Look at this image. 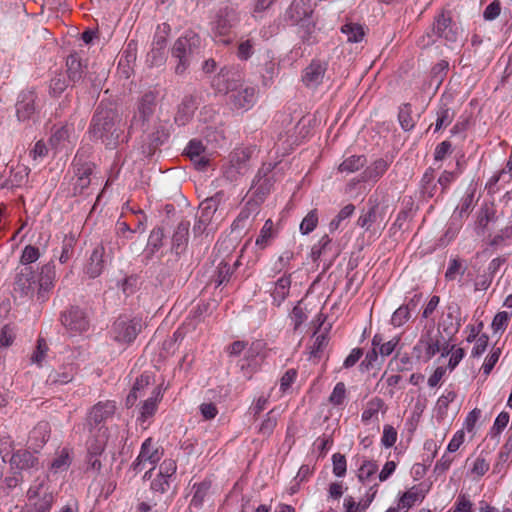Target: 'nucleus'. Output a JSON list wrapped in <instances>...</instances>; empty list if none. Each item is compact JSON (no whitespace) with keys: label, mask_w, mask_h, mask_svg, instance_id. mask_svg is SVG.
<instances>
[{"label":"nucleus","mask_w":512,"mask_h":512,"mask_svg":"<svg viewBox=\"0 0 512 512\" xmlns=\"http://www.w3.org/2000/svg\"><path fill=\"white\" fill-rule=\"evenodd\" d=\"M115 409L116 406L113 401H105L96 404L89 413L88 425L91 433L95 431L98 442L97 449H102L106 443V430L102 423L113 416Z\"/></svg>","instance_id":"obj_1"},{"label":"nucleus","mask_w":512,"mask_h":512,"mask_svg":"<svg viewBox=\"0 0 512 512\" xmlns=\"http://www.w3.org/2000/svg\"><path fill=\"white\" fill-rule=\"evenodd\" d=\"M29 508L24 512H49L53 501V493L49 491L46 479H37L27 492Z\"/></svg>","instance_id":"obj_2"},{"label":"nucleus","mask_w":512,"mask_h":512,"mask_svg":"<svg viewBox=\"0 0 512 512\" xmlns=\"http://www.w3.org/2000/svg\"><path fill=\"white\" fill-rule=\"evenodd\" d=\"M37 295L36 274L30 266L19 268L13 286V295L22 301L29 300Z\"/></svg>","instance_id":"obj_3"},{"label":"nucleus","mask_w":512,"mask_h":512,"mask_svg":"<svg viewBox=\"0 0 512 512\" xmlns=\"http://www.w3.org/2000/svg\"><path fill=\"white\" fill-rule=\"evenodd\" d=\"M163 455L162 450L156 442L151 438L146 439L141 446L140 453L133 463V469L136 471H142L148 469L145 472L144 478H150L151 472L154 470L156 463L161 459Z\"/></svg>","instance_id":"obj_4"},{"label":"nucleus","mask_w":512,"mask_h":512,"mask_svg":"<svg viewBox=\"0 0 512 512\" xmlns=\"http://www.w3.org/2000/svg\"><path fill=\"white\" fill-rule=\"evenodd\" d=\"M118 116L112 109L98 107L93 120L91 131L95 137L103 138L107 134L112 136L117 131Z\"/></svg>","instance_id":"obj_5"},{"label":"nucleus","mask_w":512,"mask_h":512,"mask_svg":"<svg viewBox=\"0 0 512 512\" xmlns=\"http://www.w3.org/2000/svg\"><path fill=\"white\" fill-rule=\"evenodd\" d=\"M256 97L254 87L245 86L239 82L235 89H231L229 104L234 110H248L255 104Z\"/></svg>","instance_id":"obj_6"},{"label":"nucleus","mask_w":512,"mask_h":512,"mask_svg":"<svg viewBox=\"0 0 512 512\" xmlns=\"http://www.w3.org/2000/svg\"><path fill=\"white\" fill-rule=\"evenodd\" d=\"M264 343L262 341L253 342L241 360L240 368L245 377L251 378L252 374L260 367L264 355Z\"/></svg>","instance_id":"obj_7"},{"label":"nucleus","mask_w":512,"mask_h":512,"mask_svg":"<svg viewBox=\"0 0 512 512\" xmlns=\"http://www.w3.org/2000/svg\"><path fill=\"white\" fill-rule=\"evenodd\" d=\"M199 42L198 36L192 34L190 36H181L174 44L173 55L179 59L176 66V73L181 74L187 67V54L192 51V46Z\"/></svg>","instance_id":"obj_8"},{"label":"nucleus","mask_w":512,"mask_h":512,"mask_svg":"<svg viewBox=\"0 0 512 512\" xmlns=\"http://www.w3.org/2000/svg\"><path fill=\"white\" fill-rule=\"evenodd\" d=\"M440 336L428 332L421 337L414 347L416 357L424 362H428L438 351H440Z\"/></svg>","instance_id":"obj_9"},{"label":"nucleus","mask_w":512,"mask_h":512,"mask_svg":"<svg viewBox=\"0 0 512 512\" xmlns=\"http://www.w3.org/2000/svg\"><path fill=\"white\" fill-rule=\"evenodd\" d=\"M140 327L138 321L119 319L113 325L114 340L122 344L130 343L136 338Z\"/></svg>","instance_id":"obj_10"},{"label":"nucleus","mask_w":512,"mask_h":512,"mask_svg":"<svg viewBox=\"0 0 512 512\" xmlns=\"http://www.w3.org/2000/svg\"><path fill=\"white\" fill-rule=\"evenodd\" d=\"M240 82L235 73L228 69H221L220 72L213 78L212 86L218 93L231 95V89H235Z\"/></svg>","instance_id":"obj_11"},{"label":"nucleus","mask_w":512,"mask_h":512,"mask_svg":"<svg viewBox=\"0 0 512 512\" xmlns=\"http://www.w3.org/2000/svg\"><path fill=\"white\" fill-rule=\"evenodd\" d=\"M186 154L198 169H204L210 161V153L200 141L192 140L186 148Z\"/></svg>","instance_id":"obj_12"},{"label":"nucleus","mask_w":512,"mask_h":512,"mask_svg":"<svg viewBox=\"0 0 512 512\" xmlns=\"http://www.w3.org/2000/svg\"><path fill=\"white\" fill-rule=\"evenodd\" d=\"M63 324L72 331L83 332L88 328L85 312L80 308H71L62 317Z\"/></svg>","instance_id":"obj_13"},{"label":"nucleus","mask_w":512,"mask_h":512,"mask_svg":"<svg viewBox=\"0 0 512 512\" xmlns=\"http://www.w3.org/2000/svg\"><path fill=\"white\" fill-rule=\"evenodd\" d=\"M176 462L173 459H165L159 467L158 478L152 482V489L165 492L168 487V478L176 472Z\"/></svg>","instance_id":"obj_14"},{"label":"nucleus","mask_w":512,"mask_h":512,"mask_svg":"<svg viewBox=\"0 0 512 512\" xmlns=\"http://www.w3.org/2000/svg\"><path fill=\"white\" fill-rule=\"evenodd\" d=\"M325 71V63L312 61L303 71L302 80L307 87H317L322 82Z\"/></svg>","instance_id":"obj_15"},{"label":"nucleus","mask_w":512,"mask_h":512,"mask_svg":"<svg viewBox=\"0 0 512 512\" xmlns=\"http://www.w3.org/2000/svg\"><path fill=\"white\" fill-rule=\"evenodd\" d=\"M55 268L52 265H45L41 268L39 276H36L37 281V298L44 299V293L53 287L55 280Z\"/></svg>","instance_id":"obj_16"},{"label":"nucleus","mask_w":512,"mask_h":512,"mask_svg":"<svg viewBox=\"0 0 512 512\" xmlns=\"http://www.w3.org/2000/svg\"><path fill=\"white\" fill-rule=\"evenodd\" d=\"M72 128L63 126L57 129L50 138V145L56 151H67L72 147Z\"/></svg>","instance_id":"obj_17"},{"label":"nucleus","mask_w":512,"mask_h":512,"mask_svg":"<svg viewBox=\"0 0 512 512\" xmlns=\"http://www.w3.org/2000/svg\"><path fill=\"white\" fill-rule=\"evenodd\" d=\"M35 111V95L31 91H24L19 95L17 102V116L19 120L29 119Z\"/></svg>","instance_id":"obj_18"},{"label":"nucleus","mask_w":512,"mask_h":512,"mask_svg":"<svg viewBox=\"0 0 512 512\" xmlns=\"http://www.w3.org/2000/svg\"><path fill=\"white\" fill-rule=\"evenodd\" d=\"M312 13L309 0H294L287 14L293 23L304 21Z\"/></svg>","instance_id":"obj_19"},{"label":"nucleus","mask_w":512,"mask_h":512,"mask_svg":"<svg viewBox=\"0 0 512 512\" xmlns=\"http://www.w3.org/2000/svg\"><path fill=\"white\" fill-rule=\"evenodd\" d=\"M10 465L12 469L27 470L37 465V458L29 451H18L12 455Z\"/></svg>","instance_id":"obj_20"},{"label":"nucleus","mask_w":512,"mask_h":512,"mask_svg":"<svg viewBox=\"0 0 512 512\" xmlns=\"http://www.w3.org/2000/svg\"><path fill=\"white\" fill-rule=\"evenodd\" d=\"M276 236L277 229L274 222L271 219H267L256 238L255 246L259 250H264L271 244Z\"/></svg>","instance_id":"obj_21"},{"label":"nucleus","mask_w":512,"mask_h":512,"mask_svg":"<svg viewBox=\"0 0 512 512\" xmlns=\"http://www.w3.org/2000/svg\"><path fill=\"white\" fill-rule=\"evenodd\" d=\"M90 175L91 167L89 165L77 168L75 176L71 180L74 194H81L90 185Z\"/></svg>","instance_id":"obj_22"},{"label":"nucleus","mask_w":512,"mask_h":512,"mask_svg":"<svg viewBox=\"0 0 512 512\" xmlns=\"http://www.w3.org/2000/svg\"><path fill=\"white\" fill-rule=\"evenodd\" d=\"M219 206L218 197H212L205 199L199 206L200 215H199V223L203 225H208L213 221L214 215Z\"/></svg>","instance_id":"obj_23"},{"label":"nucleus","mask_w":512,"mask_h":512,"mask_svg":"<svg viewBox=\"0 0 512 512\" xmlns=\"http://www.w3.org/2000/svg\"><path fill=\"white\" fill-rule=\"evenodd\" d=\"M50 428L47 422L38 423L29 434V442L32 448L37 449L47 441Z\"/></svg>","instance_id":"obj_24"},{"label":"nucleus","mask_w":512,"mask_h":512,"mask_svg":"<svg viewBox=\"0 0 512 512\" xmlns=\"http://www.w3.org/2000/svg\"><path fill=\"white\" fill-rule=\"evenodd\" d=\"M103 256H104V248L102 246H97L91 256H90V259H89V263L87 265V274L92 277V278H95L97 276H99L101 274V272L103 271V268H104V260H103Z\"/></svg>","instance_id":"obj_25"},{"label":"nucleus","mask_w":512,"mask_h":512,"mask_svg":"<svg viewBox=\"0 0 512 512\" xmlns=\"http://www.w3.org/2000/svg\"><path fill=\"white\" fill-rule=\"evenodd\" d=\"M383 407L384 403L380 398L371 399L362 412V421L367 424L377 422L379 420V413L383 410Z\"/></svg>","instance_id":"obj_26"},{"label":"nucleus","mask_w":512,"mask_h":512,"mask_svg":"<svg viewBox=\"0 0 512 512\" xmlns=\"http://www.w3.org/2000/svg\"><path fill=\"white\" fill-rule=\"evenodd\" d=\"M382 341H383V339L380 335H375L373 337L372 345H373L374 349H373L372 357H376V352H375L376 347H379V353L382 356L385 357V356L391 355L395 351L396 347L398 346L400 338L393 337L392 339H390L389 341H387L385 343H382Z\"/></svg>","instance_id":"obj_27"},{"label":"nucleus","mask_w":512,"mask_h":512,"mask_svg":"<svg viewBox=\"0 0 512 512\" xmlns=\"http://www.w3.org/2000/svg\"><path fill=\"white\" fill-rule=\"evenodd\" d=\"M71 464L70 452L62 449L58 452L50 465V472L53 474L63 473L68 470Z\"/></svg>","instance_id":"obj_28"},{"label":"nucleus","mask_w":512,"mask_h":512,"mask_svg":"<svg viewBox=\"0 0 512 512\" xmlns=\"http://www.w3.org/2000/svg\"><path fill=\"white\" fill-rule=\"evenodd\" d=\"M467 341H474V346L471 350L472 357H480L487 349L489 337L486 334L476 335L474 328L472 333L467 337Z\"/></svg>","instance_id":"obj_29"},{"label":"nucleus","mask_w":512,"mask_h":512,"mask_svg":"<svg viewBox=\"0 0 512 512\" xmlns=\"http://www.w3.org/2000/svg\"><path fill=\"white\" fill-rule=\"evenodd\" d=\"M290 285V277L284 276L278 279L272 292L274 302L280 305L286 299L289 294Z\"/></svg>","instance_id":"obj_30"},{"label":"nucleus","mask_w":512,"mask_h":512,"mask_svg":"<svg viewBox=\"0 0 512 512\" xmlns=\"http://www.w3.org/2000/svg\"><path fill=\"white\" fill-rule=\"evenodd\" d=\"M160 399H161V393L159 390L155 389L153 391L152 396L144 402V404L141 408V417L143 419H147L155 413V411L157 409V404L160 401Z\"/></svg>","instance_id":"obj_31"},{"label":"nucleus","mask_w":512,"mask_h":512,"mask_svg":"<svg viewBox=\"0 0 512 512\" xmlns=\"http://www.w3.org/2000/svg\"><path fill=\"white\" fill-rule=\"evenodd\" d=\"M151 383L150 375L143 374L140 378H138L132 388V391L127 397V403L133 405L134 401L141 396V390L149 386Z\"/></svg>","instance_id":"obj_32"},{"label":"nucleus","mask_w":512,"mask_h":512,"mask_svg":"<svg viewBox=\"0 0 512 512\" xmlns=\"http://www.w3.org/2000/svg\"><path fill=\"white\" fill-rule=\"evenodd\" d=\"M365 162L362 156H351L340 164L339 170L344 173H352L363 167Z\"/></svg>","instance_id":"obj_33"},{"label":"nucleus","mask_w":512,"mask_h":512,"mask_svg":"<svg viewBox=\"0 0 512 512\" xmlns=\"http://www.w3.org/2000/svg\"><path fill=\"white\" fill-rule=\"evenodd\" d=\"M500 355L501 349L493 347L489 354L486 356L484 363L481 367V371L485 377H487L491 373L495 364L498 362Z\"/></svg>","instance_id":"obj_34"},{"label":"nucleus","mask_w":512,"mask_h":512,"mask_svg":"<svg viewBox=\"0 0 512 512\" xmlns=\"http://www.w3.org/2000/svg\"><path fill=\"white\" fill-rule=\"evenodd\" d=\"M73 371L72 368H65L63 371H52L48 376L50 384H66L72 381Z\"/></svg>","instance_id":"obj_35"},{"label":"nucleus","mask_w":512,"mask_h":512,"mask_svg":"<svg viewBox=\"0 0 512 512\" xmlns=\"http://www.w3.org/2000/svg\"><path fill=\"white\" fill-rule=\"evenodd\" d=\"M318 224V215L316 210L310 211L300 223V232L307 235L312 232Z\"/></svg>","instance_id":"obj_36"},{"label":"nucleus","mask_w":512,"mask_h":512,"mask_svg":"<svg viewBox=\"0 0 512 512\" xmlns=\"http://www.w3.org/2000/svg\"><path fill=\"white\" fill-rule=\"evenodd\" d=\"M355 207L351 204L346 205L344 208L340 210L337 216L330 222L329 229L330 231L337 230L341 222L347 218H349L354 213Z\"/></svg>","instance_id":"obj_37"},{"label":"nucleus","mask_w":512,"mask_h":512,"mask_svg":"<svg viewBox=\"0 0 512 512\" xmlns=\"http://www.w3.org/2000/svg\"><path fill=\"white\" fill-rule=\"evenodd\" d=\"M307 309L299 302L292 310L290 318L294 324V328L297 329L302 323H304L307 319Z\"/></svg>","instance_id":"obj_38"},{"label":"nucleus","mask_w":512,"mask_h":512,"mask_svg":"<svg viewBox=\"0 0 512 512\" xmlns=\"http://www.w3.org/2000/svg\"><path fill=\"white\" fill-rule=\"evenodd\" d=\"M156 104V97L152 94H145L139 105V112L144 116L148 117L154 111Z\"/></svg>","instance_id":"obj_39"},{"label":"nucleus","mask_w":512,"mask_h":512,"mask_svg":"<svg viewBox=\"0 0 512 512\" xmlns=\"http://www.w3.org/2000/svg\"><path fill=\"white\" fill-rule=\"evenodd\" d=\"M346 398V387L345 384L342 382H339L334 387L330 397L329 401L331 404L335 406L343 405Z\"/></svg>","instance_id":"obj_40"},{"label":"nucleus","mask_w":512,"mask_h":512,"mask_svg":"<svg viewBox=\"0 0 512 512\" xmlns=\"http://www.w3.org/2000/svg\"><path fill=\"white\" fill-rule=\"evenodd\" d=\"M450 355L448 366L454 369L464 357V350L460 347L452 346L449 350L443 349L442 356Z\"/></svg>","instance_id":"obj_41"},{"label":"nucleus","mask_w":512,"mask_h":512,"mask_svg":"<svg viewBox=\"0 0 512 512\" xmlns=\"http://www.w3.org/2000/svg\"><path fill=\"white\" fill-rule=\"evenodd\" d=\"M420 498V495L417 490L414 488L405 492L399 501V507L405 510L411 508Z\"/></svg>","instance_id":"obj_42"},{"label":"nucleus","mask_w":512,"mask_h":512,"mask_svg":"<svg viewBox=\"0 0 512 512\" xmlns=\"http://www.w3.org/2000/svg\"><path fill=\"white\" fill-rule=\"evenodd\" d=\"M68 75L73 80H79L82 76V65L79 59L70 56L67 59Z\"/></svg>","instance_id":"obj_43"},{"label":"nucleus","mask_w":512,"mask_h":512,"mask_svg":"<svg viewBox=\"0 0 512 512\" xmlns=\"http://www.w3.org/2000/svg\"><path fill=\"white\" fill-rule=\"evenodd\" d=\"M189 222H181L173 235L174 243L179 247L184 245L188 240Z\"/></svg>","instance_id":"obj_44"},{"label":"nucleus","mask_w":512,"mask_h":512,"mask_svg":"<svg viewBox=\"0 0 512 512\" xmlns=\"http://www.w3.org/2000/svg\"><path fill=\"white\" fill-rule=\"evenodd\" d=\"M378 470V465L374 461H364L363 464L359 468L358 477L361 481L368 480L372 475H374Z\"/></svg>","instance_id":"obj_45"},{"label":"nucleus","mask_w":512,"mask_h":512,"mask_svg":"<svg viewBox=\"0 0 512 512\" xmlns=\"http://www.w3.org/2000/svg\"><path fill=\"white\" fill-rule=\"evenodd\" d=\"M388 168V164L386 161L380 159L373 163L371 167H369L366 171L367 177L369 179H376L382 176Z\"/></svg>","instance_id":"obj_46"},{"label":"nucleus","mask_w":512,"mask_h":512,"mask_svg":"<svg viewBox=\"0 0 512 512\" xmlns=\"http://www.w3.org/2000/svg\"><path fill=\"white\" fill-rule=\"evenodd\" d=\"M410 318L409 306H400L392 315L391 322L394 326H401Z\"/></svg>","instance_id":"obj_47"},{"label":"nucleus","mask_w":512,"mask_h":512,"mask_svg":"<svg viewBox=\"0 0 512 512\" xmlns=\"http://www.w3.org/2000/svg\"><path fill=\"white\" fill-rule=\"evenodd\" d=\"M454 118V113L450 109H443L438 113L435 123V131H438L451 124Z\"/></svg>","instance_id":"obj_48"},{"label":"nucleus","mask_w":512,"mask_h":512,"mask_svg":"<svg viewBox=\"0 0 512 512\" xmlns=\"http://www.w3.org/2000/svg\"><path fill=\"white\" fill-rule=\"evenodd\" d=\"M473 504L465 495L458 496L453 508L449 512H473Z\"/></svg>","instance_id":"obj_49"},{"label":"nucleus","mask_w":512,"mask_h":512,"mask_svg":"<svg viewBox=\"0 0 512 512\" xmlns=\"http://www.w3.org/2000/svg\"><path fill=\"white\" fill-rule=\"evenodd\" d=\"M451 17L448 12H441L435 19L434 30L435 32H444L450 29Z\"/></svg>","instance_id":"obj_50"},{"label":"nucleus","mask_w":512,"mask_h":512,"mask_svg":"<svg viewBox=\"0 0 512 512\" xmlns=\"http://www.w3.org/2000/svg\"><path fill=\"white\" fill-rule=\"evenodd\" d=\"M333 473L337 477H342L346 473V459L342 454H334L332 457Z\"/></svg>","instance_id":"obj_51"},{"label":"nucleus","mask_w":512,"mask_h":512,"mask_svg":"<svg viewBox=\"0 0 512 512\" xmlns=\"http://www.w3.org/2000/svg\"><path fill=\"white\" fill-rule=\"evenodd\" d=\"M343 492H344V488H343L342 483L335 482L329 486L327 501L331 504V506L335 502L339 501V499L343 495Z\"/></svg>","instance_id":"obj_52"},{"label":"nucleus","mask_w":512,"mask_h":512,"mask_svg":"<svg viewBox=\"0 0 512 512\" xmlns=\"http://www.w3.org/2000/svg\"><path fill=\"white\" fill-rule=\"evenodd\" d=\"M40 256L39 250L33 246H26L21 255V263L27 266L35 262Z\"/></svg>","instance_id":"obj_53"},{"label":"nucleus","mask_w":512,"mask_h":512,"mask_svg":"<svg viewBox=\"0 0 512 512\" xmlns=\"http://www.w3.org/2000/svg\"><path fill=\"white\" fill-rule=\"evenodd\" d=\"M464 273V268L462 264L457 259H452L450 261L449 267L446 271V278L448 280H455L458 275H461Z\"/></svg>","instance_id":"obj_54"},{"label":"nucleus","mask_w":512,"mask_h":512,"mask_svg":"<svg viewBox=\"0 0 512 512\" xmlns=\"http://www.w3.org/2000/svg\"><path fill=\"white\" fill-rule=\"evenodd\" d=\"M489 470V463L482 457L475 459L471 473L475 477L483 476Z\"/></svg>","instance_id":"obj_55"},{"label":"nucleus","mask_w":512,"mask_h":512,"mask_svg":"<svg viewBox=\"0 0 512 512\" xmlns=\"http://www.w3.org/2000/svg\"><path fill=\"white\" fill-rule=\"evenodd\" d=\"M397 440V432L392 426H385L381 442L385 447H392Z\"/></svg>","instance_id":"obj_56"},{"label":"nucleus","mask_w":512,"mask_h":512,"mask_svg":"<svg viewBox=\"0 0 512 512\" xmlns=\"http://www.w3.org/2000/svg\"><path fill=\"white\" fill-rule=\"evenodd\" d=\"M509 313L503 311L496 314L492 322L494 332H499L505 329L509 321Z\"/></svg>","instance_id":"obj_57"},{"label":"nucleus","mask_w":512,"mask_h":512,"mask_svg":"<svg viewBox=\"0 0 512 512\" xmlns=\"http://www.w3.org/2000/svg\"><path fill=\"white\" fill-rule=\"evenodd\" d=\"M465 441V433L463 430H458L452 437V439L450 440L448 446H447V451L449 453H454L456 452L460 447L461 445L464 443Z\"/></svg>","instance_id":"obj_58"},{"label":"nucleus","mask_w":512,"mask_h":512,"mask_svg":"<svg viewBox=\"0 0 512 512\" xmlns=\"http://www.w3.org/2000/svg\"><path fill=\"white\" fill-rule=\"evenodd\" d=\"M343 507L344 512H364L366 509V505H361L351 496H348L344 499Z\"/></svg>","instance_id":"obj_59"},{"label":"nucleus","mask_w":512,"mask_h":512,"mask_svg":"<svg viewBox=\"0 0 512 512\" xmlns=\"http://www.w3.org/2000/svg\"><path fill=\"white\" fill-rule=\"evenodd\" d=\"M47 350H48V347H47V344L45 343V341L42 339H39L37 349L31 358L32 362H34L36 364H40L44 360Z\"/></svg>","instance_id":"obj_60"},{"label":"nucleus","mask_w":512,"mask_h":512,"mask_svg":"<svg viewBox=\"0 0 512 512\" xmlns=\"http://www.w3.org/2000/svg\"><path fill=\"white\" fill-rule=\"evenodd\" d=\"M297 377V372L294 369H290L286 371V373L282 376L280 380V389L285 392L287 391L291 384L295 381Z\"/></svg>","instance_id":"obj_61"},{"label":"nucleus","mask_w":512,"mask_h":512,"mask_svg":"<svg viewBox=\"0 0 512 512\" xmlns=\"http://www.w3.org/2000/svg\"><path fill=\"white\" fill-rule=\"evenodd\" d=\"M509 419H510V416L507 412H501L495 422H494V425H493V430L497 433V434H500L505 428L506 426L508 425L509 423Z\"/></svg>","instance_id":"obj_62"},{"label":"nucleus","mask_w":512,"mask_h":512,"mask_svg":"<svg viewBox=\"0 0 512 512\" xmlns=\"http://www.w3.org/2000/svg\"><path fill=\"white\" fill-rule=\"evenodd\" d=\"M48 149L42 141H38L34 148L30 151V156L34 161L44 158L47 155Z\"/></svg>","instance_id":"obj_63"},{"label":"nucleus","mask_w":512,"mask_h":512,"mask_svg":"<svg viewBox=\"0 0 512 512\" xmlns=\"http://www.w3.org/2000/svg\"><path fill=\"white\" fill-rule=\"evenodd\" d=\"M500 11V3L498 1H494L486 7L484 11V18L487 20H493L500 14Z\"/></svg>","instance_id":"obj_64"}]
</instances>
